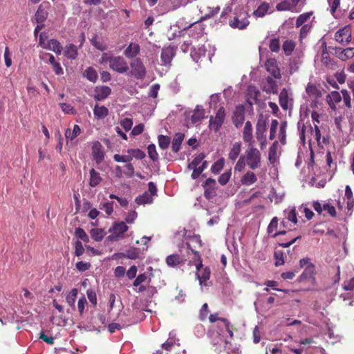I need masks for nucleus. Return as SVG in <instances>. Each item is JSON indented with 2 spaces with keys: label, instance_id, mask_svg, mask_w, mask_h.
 Listing matches in <instances>:
<instances>
[{
  "label": "nucleus",
  "instance_id": "obj_1",
  "mask_svg": "<svg viewBox=\"0 0 354 354\" xmlns=\"http://www.w3.org/2000/svg\"><path fill=\"white\" fill-rule=\"evenodd\" d=\"M218 330L213 333L212 343L218 346V351L225 350L230 354H239V347L236 344H232V331L229 323L226 320H221L218 324Z\"/></svg>",
  "mask_w": 354,
  "mask_h": 354
},
{
  "label": "nucleus",
  "instance_id": "obj_2",
  "mask_svg": "<svg viewBox=\"0 0 354 354\" xmlns=\"http://www.w3.org/2000/svg\"><path fill=\"white\" fill-rule=\"evenodd\" d=\"M299 266L304 270L295 281L296 283L306 286L302 290H311L315 286L316 269L310 258H303L299 261Z\"/></svg>",
  "mask_w": 354,
  "mask_h": 354
},
{
  "label": "nucleus",
  "instance_id": "obj_3",
  "mask_svg": "<svg viewBox=\"0 0 354 354\" xmlns=\"http://www.w3.org/2000/svg\"><path fill=\"white\" fill-rule=\"evenodd\" d=\"M261 154L260 151L254 147L248 146L245 151V154L241 156L238 160L234 170L241 171L248 165L250 169L254 170L261 166Z\"/></svg>",
  "mask_w": 354,
  "mask_h": 354
},
{
  "label": "nucleus",
  "instance_id": "obj_4",
  "mask_svg": "<svg viewBox=\"0 0 354 354\" xmlns=\"http://www.w3.org/2000/svg\"><path fill=\"white\" fill-rule=\"evenodd\" d=\"M194 259L196 268V278L199 281L201 290L204 287L208 286V280L210 277V269L208 267L203 268L199 253L194 252Z\"/></svg>",
  "mask_w": 354,
  "mask_h": 354
},
{
  "label": "nucleus",
  "instance_id": "obj_5",
  "mask_svg": "<svg viewBox=\"0 0 354 354\" xmlns=\"http://www.w3.org/2000/svg\"><path fill=\"white\" fill-rule=\"evenodd\" d=\"M147 74L146 67L140 58H135L130 62L128 75L137 80H143Z\"/></svg>",
  "mask_w": 354,
  "mask_h": 354
},
{
  "label": "nucleus",
  "instance_id": "obj_6",
  "mask_svg": "<svg viewBox=\"0 0 354 354\" xmlns=\"http://www.w3.org/2000/svg\"><path fill=\"white\" fill-rule=\"evenodd\" d=\"M248 17V15L245 10L239 9L236 11L233 19L230 21L229 24L233 28L244 29L249 24Z\"/></svg>",
  "mask_w": 354,
  "mask_h": 354
},
{
  "label": "nucleus",
  "instance_id": "obj_7",
  "mask_svg": "<svg viewBox=\"0 0 354 354\" xmlns=\"http://www.w3.org/2000/svg\"><path fill=\"white\" fill-rule=\"evenodd\" d=\"M128 229V226L124 222L115 223L109 230L111 234L107 236V240L109 241H116L123 239L124 233L126 232Z\"/></svg>",
  "mask_w": 354,
  "mask_h": 354
},
{
  "label": "nucleus",
  "instance_id": "obj_8",
  "mask_svg": "<svg viewBox=\"0 0 354 354\" xmlns=\"http://www.w3.org/2000/svg\"><path fill=\"white\" fill-rule=\"evenodd\" d=\"M157 195V187L153 182L148 184V191L136 198L138 205L150 204L153 201V197Z\"/></svg>",
  "mask_w": 354,
  "mask_h": 354
},
{
  "label": "nucleus",
  "instance_id": "obj_9",
  "mask_svg": "<svg viewBox=\"0 0 354 354\" xmlns=\"http://www.w3.org/2000/svg\"><path fill=\"white\" fill-rule=\"evenodd\" d=\"M109 68L112 71L121 74L127 73L129 69L128 63L124 58L121 56H113L110 60Z\"/></svg>",
  "mask_w": 354,
  "mask_h": 354
},
{
  "label": "nucleus",
  "instance_id": "obj_10",
  "mask_svg": "<svg viewBox=\"0 0 354 354\" xmlns=\"http://www.w3.org/2000/svg\"><path fill=\"white\" fill-rule=\"evenodd\" d=\"M45 38V34L41 33L39 36V46L44 49L53 51L56 54H61L62 48L60 45V43L55 39L46 41Z\"/></svg>",
  "mask_w": 354,
  "mask_h": 354
},
{
  "label": "nucleus",
  "instance_id": "obj_11",
  "mask_svg": "<svg viewBox=\"0 0 354 354\" xmlns=\"http://www.w3.org/2000/svg\"><path fill=\"white\" fill-rule=\"evenodd\" d=\"M281 223L285 227L288 229L296 225L297 223V218L296 216L295 208L294 207H289L284 210V218Z\"/></svg>",
  "mask_w": 354,
  "mask_h": 354
},
{
  "label": "nucleus",
  "instance_id": "obj_12",
  "mask_svg": "<svg viewBox=\"0 0 354 354\" xmlns=\"http://www.w3.org/2000/svg\"><path fill=\"white\" fill-rule=\"evenodd\" d=\"M335 39L338 43L346 45L351 41V29L349 26L339 29L335 35Z\"/></svg>",
  "mask_w": 354,
  "mask_h": 354
},
{
  "label": "nucleus",
  "instance_id": "obj_13",
  "mask_svg": "<svg viewBox=\"0 0 354 354\" xmlns=\"http://www.w3.org/2000/svg\"><path fill=\"white\" fill-rule=\"evenodd\" d=\"M225 117V110L223 107L220 108L215 117L211 116L209 127L214 131H217L222 126Z\"/></svg>",
  "mask_w": 354,
  "mask_h": 354
},
{
  "label": "nucleus",
  "instance_id": "obj_14",
  "mask_svg": "<svg viewBox=\"0 0 354 354\" xmlns=\"http://www.w3.org/2000/svg\"><path fill=\"white\" fill-rule=\"evenodd\" d=\"M343 289L345 292L342 294L341 297L344 300L353 299V301L349 302V305L352 306L354 301V277L344 282Z\"/></svg>",
  "mask_w": 354,
  "mask_h": 354
},
{
  "label": "nucleus",
  "instance_id": "obj_15",
  "mask_svg": "<svg viewBox=\"0 0 354 354\" xmlns=\"http://www.w3.org/2000/svg\"><path fill=\"white\" fill-rule=\"evenodd\" d=\"M292 93L290 89L283 88L279 94V104L283 110H288L292 105Z\"/></svg>",
  "mask_w": 354,
  "mask_h": 354
},
{
  "label": "nucleus",
  "instance_id": "obj_16",
  "mask_svg": "<svg viewBox=\"0 0 354 354\" xmlns=\"http://www.w3.org/2000/svg\"><path fill=\"white\" fill-rule=\"evenodd\" d=\"M306 93L312 102L311 106H315L317 108V104H319L317 99L320 96V93L315 86L308 84L306 88Z\"/></svg>",
  "mask_w": 354,
  "mask_h": 354
},
{
  "label": "nucleus",
  "instance_id": "obj_17",
  "mask_svg": "<svg viewBox=\"0 0 354 354\" xmlns=\"http://www.w3.org/2000/svg\"><path fill=\"white\" fill-rule=\"evenodd\" d=\"M92 155L93 159L96 161L97 163H100L104 158V153L103 151L102 145L100 142L96 141L93 142L92 146Z\"/></svg>",
  "mask_w": 354,
  "mask_h": 354
},
{
  "label": "nucleus",
  "instance_id": "obj_18",
  "mask_svg": "<svg viewBox=\"0 0 354 354\" xmlns=\"http://www.w3.org/2000/svg\"><path fill=\"white\" fill-rule=\"evenodd\" d=\"M175 54V51L173 47L168 46L162 48L160 59L163 65L170 64Z\"/></svg>",
  "mask_w": 354,
  "mask_h": 354
},
{
  "label": "nucleus",
  "instance_id": "obj_19",
  "mask_svg": "<svg viewBox=\"0 0 354 354\" xmlns=\"http://www.w3.org/2000/svg\"><path fill=\"white\" fill-rule=\"evenodd\" d=\"M243 140L245 143L248 144V146L254 145L252 127L249 121L245 124L243 131Z\"/></svg>",
  "mask_w": 354,
  "mask_h": 354
},
{
  "label": "nucleus",
  "instance_id": "obj_20",
  "mask_svg": "<svg viewBox=\"0 0 354 354\" xmlns=\"http://www.w3.org/2000/svg\"><path fill=\"white\" fill-rule=\"evenodd\" d=\"M244 109L243 106L236 107L234 115L233 122L236 127L239 128L244 121Z\"/></svg>",
  "mask_w": 354,
  "mask_h": 354
},
{
  "label": "nucleus",
  "instance_id": "obj_21",
  "mask_svg": "<svg viewBox=\"0 0 354 354\" xmlns=\"http://www.w3.org/2000/svg\"><path fill=\"white\" fill-rule=\"evenodd\" d=\"M111 91L107 86H97L95 89V98L97 100L105 99L110 95Z\"/></svg>",
  "mask_w": 354,
  "mask_h": 354
},
{
  "label": "nucleus",
  "instance_id": "obj_22",
  "mask_svg": "<svg viewBox=\"0 0 354 354\" xmlns=\"http://www.w3.org/2000/svg\"><path fill=\"white\" fill-rule=\"evenodd\" d=\"M279 152L278 150V142L275 141L269 149L268 159L271 164L273 165L277 162L279 159Z\"/></svg>",
  "mask_w": 354,
  "mask_h": 354
},
{
  "label": "nucleus",
  "instance_id": "obj_23",
  "mask_svg": "<svg viewBox=\"0 0 354 354\" xmlns=\"http://www.w3.org/2000/svg\"><path fill=\"white\" fill-rule=\"evenodd\" d=\"M241 147L242 144L241 142H236L232 145L228 153L229 160L232 162H234L236 160L241 151Z\"/></svg>",
  "mask_w": 354,
  "mask_h": 354
},
{
  "label": "nucleus",
  "instance_id": "obj_24",
  "mask_svg": "<svg viewBox=\"0 0 354 354\" xmlns=\"http://www.w3.org/2000/svg\"><path fill=\"white\" fill-rule=\"evenodd\" d=\"M341 100L342 97L337 91H333L327 96V102L330 107L333 110L336 109V104L339 102Z\"/></svg>",
  "mask_w": 354,
  "mask_h": 354
},
{
  "label": "nucleus",
  "instance_id": "obj_25",
  "mask_svg": "<svg viewBox=\"0 0 354 354\" xmlns=\"http://www.w3.org/2000/svg\"><path fill=\"white\" fill-rule=\"evenodd\" d=\"M335 53L338 54L339 58L342 60L354 57V48H337Z\"/></svg>",
  "mask_w": 354,
  "mask_h": 354
},
{
  "label": "nucleus",
  "instance_id": "obj_26",
  "mask_svg": "<svg viewBox=\"0 0 354 354\" xmlns=\"http://www.w3.org/2000/svg\"><path fill=\"white\" fill-rule=\"evenodd\" d=\"M140 52V46L136 43H131L125 49L124 54L127 58L135 57Z\"/></svg>",
  "mask_w": 354,
  "mask_h": 354
},
{
  "label": "nucleus",
  "instance_id": "obj_27",
  "mask_svg": "<svg viewBox=\"0 0 354 354\" xmlns=\"http://www.w3.org/2000/svg\"><path fill=\"white\" fill-rule=\"evenodd\" d=\"M257 180V176L252 171H247L241 178V182L243 185L250 186L254 184Z\"/></svg>",
  "mask_w": 354,
  "mask_h": 354
},
{
  "label": "nucleus",
  "instance_id": "obj_28",
  "mask_svg": "<svg viewBox=\"0 0 354 354\" xmlns=\"http://www.w3.org/2000/svg\"><path fill=\"white\" fill-rule=\"evenodd\" d=\"M81 133V129L77 124L73 126V130L67 129L65 131V137L67 142L72 141Z\"/></svg>",
  "mask_w": 354,
  "mask_h": 354
},
{
  "label": "nucleus",
  "instance_id": "obj_29",
  "mask_svg": "<svg viewBox=\"0 0 354 354\" xmlns=\"http://www.w3.org/2000/svg\"><path fill=\"white\" fill-rule=\"evenodd\" d=\"M263 89L268 93H276L277 86L272 78L268 77L263 84Z\"/></svg>",
  "mask_w": 354,
  "mask_h": 354
},
{
  "label": "nucleus",
  "instance_id": "obj_30",
  "mask_svg": "<svg viewBox=\"0 0 354 354\" xmlns=\"http://www.w3.org/2000/svg\"><path fill=\"white\" fill-rule=\"evenodd\" d=\"M205 115V111L202 106H196L192 116L191 120L192 124H196L200 122Z\"/></svg>",
  "mask_w": 354,
  "mask_h": 354
},
{
  "label": "nucleus",
  "instance_id": "obj_31",
  "mask_svg": "<svg viewBox=\"0 0 354 354\" xmlns=\"http://www.w3.org/2000/svg\"><path fill=\"white\" fill-rule=\"evenodd\" d=\"M328 6H329V10L331 15L337 18L339 17V12H340V10H338L339 5H340V1L341 0H327Z\"/></svg>",
  "mask_w": 354,
  "mask_h": 354
},
{
  "label": "nucleus",
  "instance_id": "obj_32",
  "mask_svg": "<svg viewBox=\"0 0 354 354\" xmlns=\"http://www.w3.org/2000/svg\"><path fill=\"white\" fill-rule=\"evenodd\" d=\"M300 0H293V2L291 3L289 0H285L280 3H279L276 8L279 11H286L290 10L292 8V7L296 5Z\"/></svg>",
  "mask_w": 354,
  "mask_h": 354
},
{
  "label": "nucleus",
  "instance_id": "obj_33",
  "mask_svg": "<svg viewBox=\"0 0 354 354\" xmlns=\"http://www.w3.org/2000/svg\"><path fill=\"white\" fill-rule=\"evenodd\" d=\"M184 137L185 136L182 133H176L171 143V148L174 152H178L180 150Z\"/></svg>",
  "mask_w": 354,
  "mask_h": 354
},
{
  "label": "nucleus",
  "instance_id": "obj_34",
  "mask_svg": "<svg viewBox=\"0 0 354 354\" xmlns=\"http://www.w3.org/2000/svg\"><path fill=\"white\" fill-rule=\"evenodd\" d=\"M77 293H78L77 289L73 288L67 295V296L66 297L67 304L72 308L73 310H75V301H76Z\"/></svg>",
  "mask_w": 354,
  "mask_h": 354
},
{
  "label": "nucleus",
  "instance_id": "obj_35",
  "mask_svg": "<svg viewBox=\"0 0 354 354\" xmlns=\"http://www.w3.org/2000/svg\"><path fill=\"white\" fill-rule=\"evenodd\" d=\"M90 234L95 241H100L106 235V232L101 228H93L90 231Z\"/></svg>",
  "mask_w": 354,
  "mask_h": 354
},
{
  "label": "nucleus",
  "instance_id": "obj_36",
  "mask_svg": "<svg viewBox=\"0 0 354 354\" xmlns=\"http://www.w3.org/2000/svg\"><path fill=\"white\" fill-rule=\"evenodd\" d=\"M205 47L204 46H198V48L194 47L191 52V57L195 62L198 60L205 54Z\"/></svg>",
  "mask_w": 354,
  "mask_h": 354
},
{
  "label": "nucleus",
  "instance_id": "obj_37",
  "mask_svg": "<svg viewBox=\"0 0 354 354\" xmlns=\"http://www.w3.org/2000/svg\"><path fill=\"white\" fill-rule=\"evenodd\" d=\"M64 55L68 59H75L77 55L76 46L73 44L67 45L64 48Z\"/></svg>",
  "mask_w": 354,
  "mask_h": 354
},
{
  "label": "nucleus",
  "instance_id": "obj_38",
  "mask_svg": "<svg viewBox=\"0 0 354 354\" xmlns=\"http://www.w3.org/2000/svg\"><path fill=\"white\" fill-rule=\"evenodd\" d=\"M220 10L219 6L216 7H207L206 8L201 10L202 13H204V16L203 17V19H207L208 18H210L218 13Z\"/></svg>",
  "mask_w": 354,
  "mask_h": 354
},
{
  "label": "nucleus",
  "instance_id": "obj_39",
  "mask_svg": "<svg viewBox=\"0 0 354 354\" xmlns=\"http://www.w3.org/2000/svg\"><path fill=\"white\" fill-rule=\"evenodd\" d=\"M102 180L100 173L97 172L94 169L90 171V182L91 187H95L100 183Z\"/></svg>",
  "mask_w": 354,
  "mask_h": 354
},
{
  "label": "nucleus",
  "instance_id": "obj_40",
  "mask_svg": "<svg viewBox=\"0 0 354 354\" xmlns=\"http://www.w3.org/2000/svg\"><path fill=\"white\" fill-rule=\"evenodd\" d=\"M266 131V122L264 120H259L256 127L257 139H263L266 138L264 133Z\"/></svg>",
  "mask_w": 354,
  "mask_h": 354
},
{
  "label": "nucleus",
  "instance_id": "obj_41",
  "mask_svg": "<svg viewBox=\"0 0 354 354\" xmlns=\"http://www.w3.org/2000/svg\"><path fill=\"white\" fill-rule=\"evenodd\" d=\"M269 8V3L263 2L254 11L253 14L255 17H262L268 13Z\"/></svg>",
  "mask_w": 354,
  "mask_h": 354
},
{
  "label": "nucleus",
  "instance_id": "obj_42",
  "mask_svg": "<svg viewBox=\"0 0 354 354\" xmlns=\"http://www.w3.org/2000/svg\"><path fill=\"white\" fill-rule=\"evenodd\" d=\"M94 115L97 119L104 118L108 115V109L104 106H95L93 110Z\"/></svg>",
  "mask_w": 354,
  "mask_h": 354
},
{
  "label": "nucleus",
  "instance_id": "obj_43",
  "mask_svg": "<svg viewBox=\"0 0 354 354\" xmlns=\"http://www.w3.org/2000/svg\"><path fill=\"white\" fill-rule=\"evenodd\" d=\"M83 75L87 80L92 82H95L98 77L96 71L92 67L87 68Z\"/></svg>",
  "mask_w": 354,
  "mask_h": 354
},
{
  "label": "nucleus",
  "instance_id": "obj_44",
  "mask_svg": "<svg viewBox=\"0 0 354 354\" xmlns=\"http://www.w3.org/2000/svg\"><path fill=\"white\" fill-rule=\"evenodd\" d=\"M284 196V193L283 192H280L279 193L277 192L276 189H272L269 194V198L272 202L275 203H280Z\"/></svg>",
  "mask_w": 354,
  "mask_h": 354
},
{
  "label": "nucleus",
  "instance_id": "obj_45",
  "mask_svg": "<svg viewBox=\"0 0 354 354\" xmlns=\"http://www.w3.org/2000/svg\"><path fill=\"white\" fill-rule=\"evenodd\" d=\"M205 156L203 154H199L194 158V160L189 164L188 169L196 171L198 169V167L201 165L203 160Z\"/></svg>",
  "mask_w": 354,
  "mask_h": 354
},
{
  "label": "nucleus",
  "instance_id": "obj_46",
  "mask_svg": "<svg viewBox=\"0 0 354 354\" xmlns=\"http://www.w3.org/2000/svg\"><path fill=\"white\" fill-rule=\"evenodd\" d=\"M319 104H317V108L313 105V106L310 105V109H308V111L310 113L311 118L314 122H316L317 123L319 122V118L321 115L320 113V109H319Z\"/></svg>",
  "mask_w": 354,
  "mask_h": 354
},
{
  "label": "nucleus",
  "instance_id": "obj_47",
  "mask_svg": "<svg viewBox=\"0 0 354 354\" xmlns=\"http://www.w3.org/2000/svg\"><path fill=\"white\" fill-rule=\"evenodd\" d=\"M267 70L270 71L273 76L277 77L279 75V71L276 66V62L274 59H269L266 63Z\"/></svg>",
  "mask_w": 354,
  "mask_h": 354
},
{
  "label": "nucleus",
  "instance_id": "obj_48",
  "mask_svg": "<svg viewBox=\"0 0 354 354\" xmlns=\"http://www.w3.org/2000/svg\"><path fill=\"white\" fill-rule=\"evenodd\" d=\"M310 137L309 138V142H310L312 139H314L317 142L318 144L321 143V133L318 126L315 124V129L310 128Z\"/></svg>",
  "mask_w": 354,
  "mask_h": 354
},
{
  "label": "nucleus",
  "instance_id": "obj_49",
  "mask_svg": "<svg viewBox=\"0 0 354 354\" xmlns=\"http://www.w3.org/2000/svg\"><path fill=\"white\" fill-rule=\"evenodd\" d=\"M225 165V159L223 158H221L217 161H216L211 167V171L213 174H217L220 172V171L223 168Z\"/></svg>",
  "mask_w": 354,
  "mask_h": 354
},
{
  "label": "nucleus",
  "instance_id": "obj_50",
  "mask_svg": "<svg viewBox=\"0 0 354 354\" xmlns=\"http://www.w3.org/2000/svg\"><path fill=\"white\" fill-rule=\"evenodd\" d=\"M120 256L130 259H136L139 257V250L133 248L127 250L125 253H121Z\"/></svg>",
  "mask_w": 354,
  "mask_h": 354
},
{
  "label": "nucleus",
  "instance_id": "obj_51",
  "mask_svg": "<svg viewBox=\"0 0 354 354\" xmlns=\"http://www.w3.org/2000/svg\"><path fill=\"white\" fill-rule=\"evenodd\" d=\"M182 259L177 254H171L166 259V262L169 266H176L181 262Z\"/></svg>",
  "mask_w": 354,
  "mask_h": 354
},
{
  "label": "nucleus",
  "instance_id": "obj_52",
  "mask_svg": "<svg viewBox=\"0 0 354 354\" xmlns=\"http://www.w3.org/2000/svg\"><path fill=\"white\" fill-rule=\"evenodd\" d=\"M127 153L132 156V158H135L138 160H141L145 157V153L139 149H129L127 150Z\"/></svg>",
  "mask_w": 354,
  "mask_h": 354
},
{
  "label": "nucleus",
  "instance_id": "obj_53",
  "mask_svg": "<svg viewBox=\"0 0 354 354\" xmlns=\"http://www.w3.org/2000/svg\"><path fill=\"white\" fill-rule=\"evenodd\" d=\"M47 15V12L44 9H43L41 6H39L35 14V19L37 22L42 23L46 19Z\"/></svg>",
  "mask_w": 354,
  "mask_h": 354
},
{
  "label": "nucleus",
  "instance_id": "obj_54",
  "mask_svg": "<svg viewBox=\"0 0 354 354\" xmlns=\"http://www.w3.org/2000/svg\"><path fill=\"white\" fill-rule=\"evenodd\" d=\"M170 144V138L168 136L160 135L158 136V145L162 149L168 148Z\"/></svg>",
  "mask_w": 354,
  "mask_h": 354
},
{
  "label": "nucleus",
  "instance_id": "obj_55",
  "mask_svg": "<svg viewBox=\"0 0 354 354\" xmlns=\"http://www.w3.org/2000/svg\"><path fill=\"white\" fill-rule=\"evenodd\" d=\"M75 235L77 239L83 241L84 242L87 243L89 241L88 236L85 232V231L80 227H78L75 230Z\"/></svg>",
  "mask_w": 354,
  "mask_h": 354
},
{
  "label": "nucleus",
  "instance_id": "obj_56",
  "mask_svg": "<svg viewBox=\"0 0 354 354\" xmlns=\"http://www.w3.org/2000/svg\"><path fill=\"white\" fill-rule=\"evenodd\" d=\"M113 159L118 162H128L129 163L132 160V156L129 153L127 155L115 154Z\"/></svg>",
  "mask_w": 354,
  "mask_h": 354
},
{
  "label": "nucleus",
  "instance_id": "obj_57",
  "mask_svg": "<svg viewBox=\"0 0 354 354\" xmlns=\"http://www.w3.org/2000/svg\"><path fill=\"white\" fill-rule=\"evenodd\" d=\"M295 48V43L290 40H286L283 44V49L286 55H289Z\"/></svg>",
  "mask_w": 354,
  "mask_h": 354
},
{
  "label": "nucleus",
  "instance_id": "obj_58",
  "mask_svg": "<svg viewBox=\"0 0 354 354\" xmlns=\"http://www.w3.org/2000/svg\"><path fill=\"white\" fill-rule=\"evenodd\" d=\"M88 302L84 295H82L77 301V309L80 314L82 315L85 310L86 306H87Z\"/></svg>",
  "mask_w": 354,
  "mask_h": 354
},
{
  "label": "nucleus",
  "instance_id": "obj_59",
  "mask_svg": "<svg viewBox=\"0 0 354 354\" xmlns=\"http://www.w3.org/2000/svg\"><path fill=\"white\" fill-rule=\"evenodd\" d=\"M311 13L306 12L300 15L296 21V26L297 27H299L302 26L305 22H306L310 17Z\"/></svg>",
  "mask_w": 354,
  "mask_h": 354
},
{
  "label": "nucleus",
  "instance_id": "obj_60",
  "mask_svg": "<svg viewBox=\"0 0 354 354\" xmlns=\"http://www.w3.org/2000/svg\"><path fill=\"white\" fill-rule=\"evenodd\" d=\"M207 167V161H202L201 165L198 167V169L196 171H193L192 174V177L193 179L197 178L201 173L203 171V170Z\"/></svg>",
  "mask_w": 354,
  "mask_h": 354
},
{
  "label": "nucleus",
  "instance_id": "obj_61",
  "mask_svg": "<svg viewBox=\"0 0 354 354\" xmlns=\"http://www.w3.org/2000/svg\"><path fill=\"white\" fill-rule=\"evenodd\" d=\"M231 177V170L226 171L223 174H222L218 178V183L221 185H225L227 183L230 178Z\"/></svg>",
  "mask_w": 354,
  "mask_h": 354
},
{
  "label": "nucleus",
  "instance_id": "obj_62",
  "mask_svg": "<svg viewBox=\"0 0 354 354\" xmlns=\"http://www.w3.org/2000/svg\"><path fill=\"white\" fill-rule=\"evenodd\" d=\"M176 344V339L174 338V335L172 333L169 334V338L167 340L165 343L162 344L163 348L166 351H170L171 347Z\"/></svg>",
  "mask_w": 354,
  "mask_h": 354
},
{
  "label": "nucleus",
  "instance_id": "obj_63",
  "mask_svg": "<svg viewBox=\"0 0 354 354\" xmlns=\"http://www.w3.org/2000/svg\"><path fill=\"white\" fill-rule=\"evenodd\" d=\"M86 295L89 301L95 306L97 305V296L94 290L88 289L86 290Z\"/></svg>",
  "mask_w": 354,
  "mask_h": 354
},
{
  "label": "nucleus",
  "instance_id": "obj_64",
  "mask_svg": "<svg viewBox=\"0 0 354 354\" xmlns=\"http://www.w3.org/2000/svg\"><path fill=\"white\" fill-rule=\"evenodd\" d=\"M278 353H282L279 345H269L266 347V354H277Z\"/></svg>",
  "mask_w": 354,
  "mask_h": 354
}]
</instances>
